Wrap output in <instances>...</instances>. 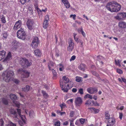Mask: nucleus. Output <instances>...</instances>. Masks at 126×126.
Instances as JSON below:
<instances>
[{"instance_id":"18","label":"nucleus","mask_w":126,"mask_h":126,"mask_svg":"<svg viewBox=\"0 0 126 126\" xmlns=\"http://www.w3.org/2000/svg\"><path fill=\"white\" fill-rule=\"evenodd\" d=\"M12 47L13 49L16 50L18 47V43L17 41H14L12 43Z\"/></svg>"},{"instance_id":"46","label":"nucleus","mask_w":126,"mask_h":126,"mask_svg":"<svg viewBox=\"0 0 126 126\" xmlns=\"http://www.w3.org/2000/svg\"><path fill=\"white\" fill-rule=\"evenodd\" d=\"M76 58V56L74 55L72 56L71 58L70 59V61L74 60Z\"/></svg>"},{"instance_id":"58","label":"nucleus","mask_w":126,"mask_h":126,"mask_svg":"<svg viewBox=\"0 0 126 126\" xmlns=\"http://www.w3.org/2000/svg\"><path fill=\"white\" fill-rule=\"evenodd\" d=\"M34 113V112L33 111H30L29 113V115L30 116H32V115H33V114Z\"/></svg>"},{"instance_id":"64","label":"nucleus","mask_w":126,"mask_h":126,"mask_svg":"<svg viewBox=\"0 0 126 126\" xmlns=\"http://www.w3.org/2000/svg\"><path fill=\"white\" fill-rule=\"evenodd\" d=\"M94 105L96 106H99V104L98 103H97L96 101L95 102V103Z\"/></svg>"},{"instance_id":"35","label":"nucleus","mask_w":126,"mask_h":126,"mask_svg":"<svg viewBox=\"0 0 126 126\" xmlns=\"http://www.w3.org/2000/svg\"><path fill=\"white\" fill-rule=\"evenodd\" d=\"M42 93L43 94V96L45 98H47L48 97V94L44 91H42Z\"/></svg>"},{"instance_id":"5","label":"nucleus","mask_w":126,"mask_h":126,"mask_svg":"<svg viewBox=\"0 0 126 126\" xmlns=\"http://www.w3.org/2000/svg\"><path fill=\"white\" fill-rule=\"evenodd\" d=\"M9 96L10 98L13 100V103L14 106H16L17 107L19 108L20 106V104L19 103L14 101L16 100L17 98L16 95L15 94H10Z\"/></svg>"},{"instance_id":"9","label":"nucleus","mask_w":126,"mask_h":126,"mask_svg":"<svg viewBox=\"0 0 126 126\" xmlns=\"http://www.w3.org/2000/svg\"><path fill=\"white\" fill-rule=\"evenodd\" d=\"M68 44L67 50L68 51H71L74 48V45L73 40L71 38H69L68 40Z\"/></svg>"},{"instance_id":"42","label":"nucleus","mask_w":126,"mask_h":126,"mask_svg":"<svg viewBox=\"0 0 126 126\" xmlns=\"http://www.w3.org/2000/svg\"><path fill=\"white\" fill-rule=\"evenodd\" d=\"M92 73L93 75L96 77H98V74L96 72L94 71H92Z\"/></svg>"},{"instance_id":"36","label":"nucleus","mask_w":126,"mask_h":126,"mask_svg":"<svg viewBox=\"0 0 126 126\" xmlns=\"http://www.w3.org/2000/svg\"><path fill=\"white\" fill-rule=\"evenodd\" d=\"M60 68H59V70L60 71H63L64 69L63 66V65L61 64H60L59 65Z\"/></svg>"},{"instance_id":"20","label":"nucleus","mask_w":126,"mask_h":126,"mask_svg":"<svg viewBox=\"0 0 126 126\" xmlns=\"http://www.w3.org/2000/svg\"><path fill=\"white\" fill-rule=\"evenodd\" d=\"M119 27L123 29L126 28V23L124 21H120L119 23Z\"/></svg>"},{"instance_id":"27","label":"nucleus","mask_w":126,"mask_h":126,"mask_svg":"<svg viewBox=\"0 0 126 126\" xmlns=\"http://www.w3.org/2000/svg\"><path fill=\"white\" fill-rule=\"evenodd\" d=\"M52 71L53 75V79H54L57 77V73L53 69H52Z\"/></svg>"},{"instance_id":"31","label":"nucleus","mask_w":126,"mask_h":126,"mask_svg":"<svg viewBox=\"0 0 126 126\" xmlns=\"http://www.w3.org/2000/svg\"><path fill=\"white\" fill-rule=\"evenodd\" d=\"M3 37L4 38L6 39L8 35V33L6 32H4L2 33Z\"/></svg>"},{"instance_id":"28","label":"nucleus","mask_w":126,"mask_h":126,"mask_svg":"<svg viewBox=\"0 0 126 126\" xmlns=\"http://www.w3.org/2000/svg\"><path fill=\"white\" fill-rule=\"evenodd\" d=\"M84 98L85 99L89 98L92 99L93 98V97L92 95L89 94H87L84 96Z\"/></svg>"},{"instance_id":"15","label":"nucleus","mask_w":126,"mask_h":126,"mask_svg":"<svg viewBox=\"0 0 126 126\" xmlns=\"http://www.w3.org/2000/svg\"><path fill=\"white\" fill-rule=\"evenodd\" d=\"M21 21L20 20H19L17 21L14 26V30H17L22 25Z\"/></svg>"},{"instance_id":"10","label":"nucleus","mask_w":126,"mask_h":126,"mask_svg":"<svg viewBox=\"0 0 126 126\" xmlns=\"http://www.w3.org/2000/svg\"><path fill=\"white\" fill-rule=\"evenodd\" d=\"M126 17V14L123 13L118 14L116 16L114 17V18L116 19L123 20Z\"/></svg>"},{"instance_id":"11","label":"nucleus","mask_w":126,"mask_h":126,"mask_svg":"<svg viewBox=\"0 0 126 126\" xmlns=\"http://www.w3.org/2000/svg\"><path fill=\"white\" fill-rule=\"evenodd\" d=\"M49 19V16L48 15H46L45 17L43 23V27L45 29L46 28L48 25V21Z\"/></svg>"},{"instance_id":"17","label":"nucleus","mask_w":126,"mask_h":126,"mask_svg":"<svg viewBox=\"0 0 126 126\" xmlns=\"http://www.w3.org/2000/svg\"><path fill=\"white\" fill-rule=\"evenodd\" d=\"M12 59V56L11 53L9 52L7 55L6 57L3 60V62L5 63H7Z\"/></svg>"},{"instance_id":"39","label":"nucleus","mask_w":126,"mask_h":126,"mask_svg":"<svg viewBox=\"0 0 126 126\" xmlns=\"http://www.w3.org/2000/svg\"><path fill=\"white\" fill-rule=\"evenodd\" d=\"M54 63L53 62H50L49 63L48 65V68L50 70V66H53L54 65Z\"/></svg>"},{"instance_id":"45","label":"nucleus","mask_w":126,"mask_h":126,"mask_svg":"<svg viewBox=\"0 0 126 126\" xmlns=\"http://www.w3.org/2000/svg\"><path fill=\"white\" fill-rule=\"evenodd\" d=\"M66 7V8H69L70 6V4L69 2L67 3H66L64 5Z\"/></svg>"},{"instance_id":"47","label":"nucleus","mask_w":126,"mask_h":126,"mask_svg":"<svg viewBox=\"0 0 126 126\" xmlns=\"http://www.w3.org/2000/svg\"><path fill=\"white\" fill-rule=\"evenodd\" d=\"M117 72L120 74H122L123 73L122 71L120 69H117Z\"/></svg>"},{"instance_id":"14","label":"nucleus","mask_w":126,"mask_h":126,"mask_svg":"<svg viewBox=\"0 0 126 126\" xmlns=\"http://www.w3.org/2000/svg\"><path fill=\"white\" fill-rule=\"evenodd\" d=\"M35 7L36 9L37 10L38 14L39 15L40 17H42V15L41 14V13L42 12H45L47 10V8H45L44 9H43L42 10H40L38 7V6L37 5H35Z\"/></svg>"},{"instance_id":"53","label":"nucleus","mask_w":126,"mask_h":126,"mask_svg":"<svg viewBox=\"0 0 126 126\" xmlns=\"http://www.w3.org/2000/svg\"><path fill=\"white\" fill-rule=\"evenodd\" d=\"M62 1L64 5L69 2L67 0H62Z\"/></svg>"},{"instance_id":"43","label":"nucleus","mask_w":126,"mask_h":126,"mask_svg":"<svg viewBox=\"0 0 126 126\" xmlns=\"http://www.w3.org/2000/svg\"><path fill=\"white\" fill-rule=\"evenodd\" d=\"M121 61L122 60H118L117 61V65H118L119 67H121V65L120 64V63L121 62Z\"/></svg>"},{"instance_id":"26","label":"nucleus","mask_w":126,"mask_h":126,"mask_svg":"<svg viewBox=\"0 0 126 126\" xmlns=\"http://www.w3.org/2000/svg\"><path fill=\"white\" fill-rule=\"evenodd\" d=\"M110 115L108 111H106L105 112V118L106 119H109L110 118Z\"/></svg>"},{"instance_id":"12","label":"nucleus","mask_w":126,"mask_h":126,"mask_svg":"<svg viewBox=\"0 0 126 126\" xmlns=\"http://www.w3.org/2000/svg\"><path fill=\"white\" fill-rule=\"evenodd\" d=\"M75 102L76 106H80L82 104V100L81 98L79 97L76 98Z\"/></svg>"},{"instance_id":"52","label":"nucleus","mask_w":126,"mask_h":126,"mask_svg":"<svg viewBox=\"0 0 126 126\" xmlns=\"http://www.w3.org/2000/svg\"><path fill=\"white\" fill-rule=\"evenodd\" d=\"M74 114V112L73 111H71L70 113V116L71 117H73Z\"/></svg>"},{"instance_id":"48","label":"nucleus","mask_w":126,"mask_h":126,"mask_svg":"<svg viewBox=\"0 0 126 126\" xmlns=\"http://www.w3.org/2000/svg\"><path fill=\"white\" fill-rule=\"evenodd\" d=\"M79 92L80 94H83V89H82L81 88L79 89Z\"/></svg>"},{"instance_id":"40","label":"nucleus","mask_w":126,"mask_h":126,"mask_svg":"<svg viewBox=\"0 0 126 126\" xmlns=\"http://www.w3.org/2000/svg\"><path fill=\"white\" fill-rule=\"evenodd\" d=\"M91 100H88L86 101L85 104L87 105H90L91 104Z\"/></svg>"},{"instance_id":"30","label":"nucleus","mask_w":126,"mask_h":126,"mask_svg":"<svg viewBox=\"0 0 126 126\" xmlns=\"http://www.w3.org/2000/svg\"><path fill=\"white\" fill-rule=\"evenodd\" d=\"M0 18L1 19V21L2 23H6V20L5 18L3 15L0 16Z\"/></svg>"},{"instance_id":"4","label":"nucleus","mask_w":126,"mask_h":126,"mask_svg":"<svg viewBox=\"0 0 126 126\" xmlns=\"http://www.w3.org/2000/svg\"><path fill=\"white\" fill-rule=\"evenodd\" d=\"M19 63L24 67L30 66L32 64L31 62H29L27 60L24 58H21L20 59Z\"/></svg>"},{"instance_id":"1","label":"nucleus","mask_w":126,"mask_h":126,"mask_svg":"<svg viewBox=\"0 0 126 126\" xmlns=\"http://www.w3.org/2000/svg\"><path fill=\"white\" fill-rule=\"evenodd\" d=\"M106 7L108 10L111 12H117L120 10L121 6L117 2L113 1L108 3Z\"/></svg>"},{"instance_id":"6","label":"nucleus","mask_w":126,"mask_h":126,"mask_svg":"<svg viewBox=\"0 0 126 126\" xmlns=\"http://www.w3.org/2000/svg\"><path fill=\"white\" fill-rule=\"evenodd\" d=\"M18 73L19 74H21L22 75L21 77L23 78H27L29 76L30 72L27 71H24L22 69H20L17 71Z\"/></svg>"},{"instance_id":"23","label":"nucleus","mask_w":126,"mask_h":126,"mask_svg":"<svg viewBox=\"0 0 126 126\" xmlns=\"http://www.w3.org/2000/svg\"><path fill=\"white\" fill-rule=\"evenodd\" d=\"M35 55L37 56H39L41 55V51L39 49H37L34 51Z\"/></svg>"},{"instance_id":"16","label":"nucleus","mask_w":126,"mask_h":126,"mask_svg":"<svg viewBox=\"0 0 126 126\" xmlns=\"http://www.w3.org/2000/svg\"><path fill=\"white\" fill-rule=\"evenodd\" d=\"M115 120L114 119L110 118L108 120L107 126H112L115 124Z\"/></svg>"},{"instance_id":"8","label":"nucleus","mask_w":126,"mask_h":126,"mask_svg":"<svg viewBox=\"0 0 126 126\" xmlns=\"http://www.w3.org/2000/svg\"><path fill=\"white\" fill-rule=\"evenodd\" d=\"M17 111L20 117H21L22 121L20 120L18 121V123L21 126H23V124L25 123V121L24 119V116L21 115V110L20 109H17Z\"/></svg>"},{"instance_id":"3","label":"nucleus","mask_w":126,"mask_h":126,"mask_svg":"<svg viewBox=\"0 0 126 126\" xmlns=\"http://www.w3.org/2000/svg\"><path fill=\"white\" fill-rule=\"evenodd\" d=\"M17 37L22 40H25L27 37L25 31L22 29L18 30L17 32Z\"/></svg>"},{"instance_id":"7","label":"nucleus","mask_w":126,"mask_h":126,"mask_svg":"<svg viewBox=\"0 0 126 126\" xmlns=\"http://www.w3.org/2000/svg\"><path fill=\"white\" fill-rule=\"evenodd\" d=\"M39 43L38 38L37 37H35L32 41L31 46L33 48L35 49L37 47Z\"/></svg>"},{"instance_id":"55","label":"nucleus","mask_w":126,"mask_h":126,"mask_svg":"<svg viewBox=\"0 0 126 126\" xmlns=\"http://www.w3.org/2000/svg\"><path fill=\"white\" fill-rule=\"evenodd\" d=\"M30 89V86L29 85H27L26 86V92H27Z\"/></svg>"},{"instance_id":"32","label":"nucleus","mask_w":126,"mask_h":126,"mask_svg":"<svg viewBox=\"0 0 126 126\" xmlns=\"http://www.w3.org/2000/svg\"><path fill=\"white\" fill-rule=\"evenodd\" d=\"M5 52L3 50L0 51V55L2 56V58H3L4 57L5 55Z\"/></svg>"},{"instance_id":"60","label":"nucleus","mask_w":126,"mask_h":126,"mask_svg":"<svg viewBox=\"0 0 126 126\" xmlns=\"http://www.w3.org/2000/svg\"><path fill=\"white\" fill-rule=\"evenodd\" d=\"M123 116V114L122 113H119V118L121 120L122 118V117Z\"/></svg>"},{"instance_id":"54","label":"nucleus","mask_w":126,"mask_h":126,"mask_svg":"<svg viewBox=\"0 0 126 126\" xmlns=\"http://www.w3.org/2000/svg\"><path fill=\"white\" fill-rule=\"evenodd\" d=\"M0 124H1V126H3V121L2 119H0Z\"/></svg>"},{"instance_id":"56","label":"nucleus","mask_w":126,"mask_h":126,"mask_svg":"<svg viewBox=\"0 0 126 126\" xmlns=\"http://www.w3.org/2000/svg\"><path fill=\"white\" fill-rule=\"evenodd\" d=\"M76 16V15H71L70 16V17H72L73 18L74 20H75V19Z\"/></svg>"},{"instance_id":"21","label":"nucleus","mask_w":126,"mask_h":126,"mask_svg":"<svg viewBox=\"0 0 126 126\" xmlns=\"http://www.w3.org/2000/svg\"><path fill=\"white\" fill-rule=\"evenodd\" d=\"M60 84L61 87L62 88V90H63L64 92H67L68 90V89L66 88H63L64 85L63 83V82L60 81Z\"/></svg>"},{"instance_id":"51","label":"nucleus","mask_w":126,"mask_h":126,"mask_svg":"<svg viewBox=\"0 0 126 126\" xmlns=\"http://www.w3.org/2000/svg\"><path fill=\"white\" fill-rule=\"evenodd\" d=\"M60 106L62 109L64 108L66 106L65 105V104H62L60 105Z\"/></svg>"},{"instance_id":"19","label":"nucleus","mask_w":126,"mask_h":126,"mask_svg":"<svg viewBox=\"0 0 126 126\" xmlns=\"http://www.w3.org/2000/svg\"><path fill=\"white\" fill-rule=\"evenodd\" d=\"M87 91L90 94H93L95 92H97V90L96 88L90 87L87 89Z\"/></svg>"},{"instance_id":"33","label":"nucleus","mask_w":126,"mask_h":126,"mask_svg":"<svg viewBox=\"0 0 126 126\" xmlns=\"http://www.w3.org/2000/svg\"><path fill=\"white\" fill-rule=\"evenodd\" d=\"M74 120V119H70L69 120L70 122V126H74L73 122Z\"/></svg>"},{"instance_id":"59","label":"nucleus","mask_w":126,"mask_h":126,"mask_svg":"<svg viewBox=\"0 0 126 126\" xmlns=\"http://www.w3.org/2000/svg\"><path fill=\"white\" fill-rule=\"evenodd\" d=\"M68 122L67 121H66L63 123V125H67L68 124Z\"/></svg>"},{"instance_id":"44","label":"nucleus","mask_w":126,"mask_h":126,"mask_svg":"<svg viewBox=\"0 0 126 126\" xmlns=\"http://www.w3.org/2000/svg\"><path fill=\"white\" fill-rule=\"evenodd\" d=\"M2 102L3 103L5 104L6 105L8 104V101L5 98H3L2 99Z\"/></svg>"},{"instance_id":"25","label":"nucleus","mask_w":126,"mask_h":126,"mask_svg":"<svg viewBox=\"0 0 126 126\" xmlns=\"http://www.w3.org/2000/svg\"><path fill=\"white\" fill-rule=\"evenodd\" d=\"M63 82L65 83H67L69 81V79L66 78L65 76H64L63 77Z\"/></svg>"},{"instance_id":"22","label":"nucleus","mask_w":126,"mask_h":126,"mask_svg":"<svg viewBox=\"0 0 126 126\" xmlns=\"http://www.w3.org/2000/svg\"><path fill=\"white\" fill-rule=\"evenodd\" d=\"M85 67V64H81L78 67L82 71H84Z\"/></svg>"},{"instance_id":"62","label":"nucleus","mask_w":126,"mask_h":126,"mask_svg":"<svg viewBox=\"0 0 126 126\" xmlns=\"http://www.w3.org/2000/svg\"><path fill=\"white\" fill-rule=\"evenodd\" d=\"M77 89L75 88H73L72 90V91L73 92L75 93L77 92Z\"/></svg>"},{"instance_id":"29","label":"nucleus","mask_w":126,"mask_h":126,"mask_svg":"<svg viewBox=\"0 0 126 126\" xmlns=\"http://www.w3.org/2000/svg\"><path fill=\"white\" fill-rule=\"evenodd\" d=\"M6 126H16V124L14 123L11 121H9L8 122Z\"/></svg>"},{"instance_id":"34","label":"nucleus","mask_w":126,"mask_h":126,"mask_svg":"<svg viewBox=\"0 0 126 126\" xmlns=\"http://www.w3.org/2000/svg\"><path fill=\"white\" fill-rule=\"evenodd\" d=\"M12 110L13 111V112L12 113L14 115L15 117L17 118V115L16 111H15L14 110Z\"/></svg>"},{"instance_id":"49","label":"nucleus","mask_w":126,"mask_h":126,"mask_svg":"<svg viewBox=\"0 0 126 126\" xmlns=\"http://www.w3.org/2000/svg\"><path fill=\"white\" fill-rule=\"evenodd\" d=\"M13 81L16 84H18L19 82V80L17 79H14L13 80Z\"/></svg>"},{"instance_id":"38","label":"nucleus","mask_w":126,"mask_h":126,"mask_svg":"<svg viewBox=\"0 0 126 126\" xmlns=\"http://www.w3.org/2000/svg\"><path fill=\"white\" fill-rule=\"evenodd\" d=\"M79 121L80 123L82 124H83L85 121V120L84 119L81 118L79 119Z\"/></svg>"},{"instance_id":"50","label":"nucleus","mask_w":126,"mask_h":126,"mask_svg":"<svg viewBox=\"0 0 126 126\" xmlns=\"http://www.w3.org/2000/svg\"><path fill=\"white\" fill-rule=\"evenodd\" d=\"M83 31V29L82 27L78 29V32L79 33H80Z\"/></svg>"},{"instance_id":"13","label":"nucleus","mask_w":126,"mask_h":126,"mask_svg":"<svg viewBox=\"0 0 126 126\" xmlns=\"http://www.w3.org/2000/svg\"><path fill=\"white\" fill-rule=\"evenodd\" d=\"M34 22L31 20L29 19L28 20L27 24L28 27L30 30H32L33 27Z\"/></svg>"},{"instance_id":"57","label":"nucleus","mask_w":126,"mask_h":126,"mask_svg":"<svg viewBox=\"0 0 126 126\" xmlns=\"http://www.w3.org/2000/svg\"><path fill=\"white\" fill-rule=\"evenodd\" d=\"M26 1L27 0H20V2L22 4H24Z\"/></svg>"},{"instance_id":"63","label":"nucleus","mask_w":126,"mask_h":126,"mask_svg":"<svg viewBox=\"0 0 126 126\" xmlns=\"http://www.w3.org/2000/svg\"><path fill=\"white\" fill-rule=\"evenodd\" d=\"M29 10L30 11H31V14H32V12L33 11V9H32L31 7H29Z\"/></svg>"},{"instance_id":"37","label":"nucleus","mask_w":126,"mask_h":126,"mask_svg":"<svg viewBox=\"0 0 126 126\" xmlns=\"http://www.w3.org/2000/svg\"><path fill=\"white\" fill-rule=\"evenodd\" d=\"M81 78L77 77H76V81L77 82H80L81 81Z\"/></svg>"},{"instance_id":"61","label":"nucleus","mask_w":126,"mask_h":126,"mask_svg":"<svg viewBox=\"0 0 126 126\" xmlns=\"http://www.w3.org/2000/svg\"><path fill=\"white\" fill-rule=\"evenodd\" d=\"M121 79L122 81L125 83H126V79L123 78H122Z\"/></svg>"},{"instance_id":"2","label":"nucleus","mask_w":126,"mask_h":126,"mask_svg":"<svg viewBox=\"0 0 126 126\" xmlns=\"http://www.w3.org/2000/svg\"><path fill=\"white\" fill-rule=\"evenodd\" d=\"M14 75V73L12 71H6L3 74L2 77L4 80L6 82H9L13 79V77Z\"/></svg>"},{"instance_id":"24","label":"nucleus","mask_w":126,"mask_h":126,"mask_svg":"<svg viewBox=\"0 0 126 126\" xmlns=\"http://www.w3.org/2000/svg\"><path fill=\"white\" fill-rule=\"evenodd\" d=\"M90 109L92 112H94V113H97L99 111L98 109H96L93 108H91Z\"/></svg>"},{"instance_id":"41","label":"nucleus","mask_w":126,"mask_h":126,"mask_svg":"<svg viewBox=\"0 0 126 126\" xmlns=\"http://www.w3.org/2000/svg\"><path fill=\"white\" fill-rule=\"evenodd\" d=\"M60 121H57L55 123V126H60Z\"/></svg>"}]
</instances>
